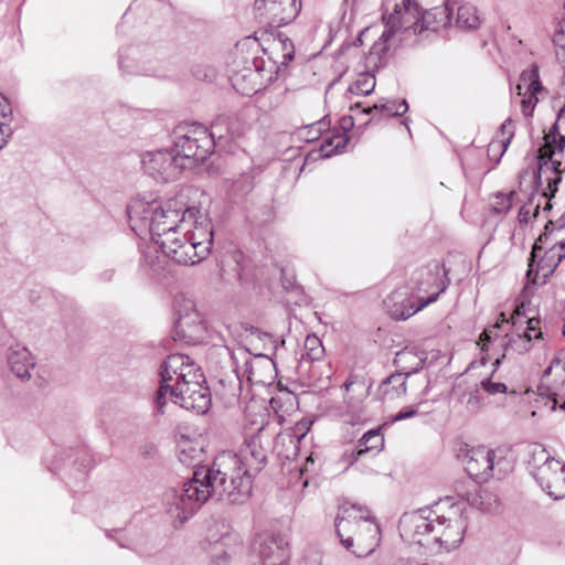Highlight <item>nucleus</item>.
<instances>
[{
  "mask_svg": "<svg viewBox=\"0 0 565 565\" xmlns=\"http://www.w3.org/2000/svg\"><path fill=\"white\" fill-rule=\"evenodd\" d=\"M423 354L424 353L419 354L415 349L409 348L398 351L394 358V365L397 370L396 372L403 374L405 377L418 372L426 361V358L423 356Z\"/></svg>",
  "mask_w": 565,
  "mask_h": 565,
  "instance_id": "a878e982",
  "label": "nucleus"
},
{
  "mask_svg": "<svg viewBox=\"0 0 565 565\" xmlns=\"http://www.w3.org/2000/svg\"><path fill=\"white\" fill-rule=\"evenodd\" d=\"M564 148L565 138L554 130H550L544 136V145L540 148L533 167L526 168L520 173V184L526 177H530L533 188L532 195L539 194L546 200L544 210L552 209L550 200L557 192V185L562 181V162L555 157L563 153Z\"/></svg>",
  "mask_w": 565,
  "mask_h": 565,
  "instance_id": "423d86ee",
  "label": "nucleus"
},
{
  "mask_svg": "<svg viewBox=\"0 0 565 565\" xmlns=\"http://www.w3.org/2000/svg\"><path fill=\"white\" fill-rule=\"evenodd\" d=\"M254 10L263 22L279 28L298 17L301 0H255Z\"/></svg>",
  "mask_w": 565,
  "mask_h": 565,
  "instance_id": "dca6fc26",
  "label": "nucleus"
},
{
  "mask_svg": "<svg viewBox=\"0 0 565 565\" xmlns=\"http://www.w3.org/2000/svg\"><path fill=\"white\" fill-rule=\"evenodd\" d=\"M542 337V332H539L537 334H535V338H541Z\"/></svg>",
  "mask_w": 565,
  "mask_h": 565,
  "instance_id": "052dcab7",
  "label": "nucleus"
},
{
  "mask_svg": "<svg viewBox=\"0 0 565 565\" xmlns=\"http://www.w3.org/2000/svg\"><path fill=\"white\" fill-rule=\"evenodd\" d=\"M307 428L298 424L295 428H287L277 434L274 443V451L277 456L287 460H294L299 454V443L306 436Z\"/></svg>",
  "mask_w": 565,
  "mask_h": 565,
  "instance_id": "412c9836",
  "label": "nucleus"
},
{
  "mask_svg": "<svg viewBox=\"0 0 565 565\" xmlns=\"http://www.w3.org/2000/svg\"><path fill=\"white\" fill-rule=\"evenodd\" d=\"M505 355L503 354L502 358H498L495 359L493 365H494V371L497 370V367L501 364L502 362V359L504 358Z\"/></svg>",
  "mask_w": 565,
  "mask_h": 565,
  "instance_id": "3c124183",
  "label": "nucleus"
},
{
  "mask_svg": "<svg viewBox=\"0 0 565 565\" xmlns=\"http://www.w3.org/2000/svg\"><path fill=\"white\" fill-rule=\"evenodd\" d=\"M531 333L524 332L523 334H518L509 339L505 343V350L512 349L519 353L527 352L531 348Z\"/></svg>",
  "mask_w": 565,
  "mask_h": 565,
  "instance_id": "473e14b6",
  "label": "nucleus"
},
{
  "mask_svg": "<svg viewBox=\"0 0 565 565\" xmlns=\"http://www.w3.org/2000/svg\"><path fill=\"white\" fill-rule=\"evenodd\" d=\"M422 12L416 0H403L401 4H395L394 12L383 14V21L386 28L393 31L404 29H414L418 33L420 26Z\"/></svg>",
  "mask_w": 565,
  "mask_h": 565,
  "instance_id": "a211bd4d",
  "label": "nucleus"
},
{
  "mask_svg": "<svg viewBox=\"0 0 565 565\" xmlns=\"http://www.w3.org/2000/svg\"><path fill=\"white\" fill-rule=\"evenodd\" d=\"M115 270L114 269H106L100 273L99 277L104 281H110L114 277Z\"/></svg>",
  "mask_w": 565,
  "mask_h": 565,
  "instance_id": "49530a36",
  "label": "nucleus"
},
{
  "mask_svg": "<svg viewBox=\"0 0 565 565\" xmlns=\"http://www.w3.org/2000/svg\"><path fill=\"white\" fill-rule=\"evenodd\" d=\"M408 110V104L406 99H402L399 102L396 100H386L374 104L372 107L365 108L363 111L365 114H371L373 111L381 113L387 117H396L402 116Z\"/></svg>",
  "mask_w": 565,
  "mask_h": 565,
  "instance_id": "c85d7f7f",
  "label": "nucleus"
},
{
  "mask_svg": "<svg viewBox=\"0 0 565 565\" xmlns=\"http://www.w3.org/2000/svg\"><path fill=\"white\" fill-rule=\"evenodd\" d=\"M333 145V139L332 138H328L323 141V143L321 145V150L322 151H326V154L327 156H331L332 153V150H327V146H332Z\"/></svg>",
  "mask_w": 565,
  "mask_h": 565,
  "instance_id": "de8ad7c7",
  "label": "nucleus"
},
{
  "mask_svg": "<svg viewBox=\"0 0 565 565\" xmlns=\"http://www.w3.org/2000/svg\"><path fill=\"white\" fill-rule=\"evenodd\" d=\"M270 436L265 438V428L243 444L238 452H220L211 467L193 472L179 489L164 493L168 511L182 524L191 518L210 498L241 503L252 492L253 478L267 463Z\"/></svg>",
  "mask_w": 565,
  "mask_h": 565,
  "instance_id": "f257e3e1",
  "label": "nucleus"
},
{
  "mask_svg": "<svg viewBox=\"0 0 565 565\" xmlns=\"http://www.w3.org/2000/svg\"><path fill=\"white\" fill-rule=\"evenodd\" d=\"M186 227L182 230L171 259L181 265H195L205 259L213 245V226L206 214L196 209Z\"/></svg>",
  "mask_w": 565,
  "mask_h": 565,
  "instance_id": "1a4fd4ad",
  "label": "nucleus"
},
{
  "mask_svg": "<svg viewBox=\"0 0 565 565\" xmlns=\"http://www.w3.org/2000/svg\"><path fill=\"white\" fill-rule=\"evenodd\" d=\"M526 324H527V328H526L525 332L530 333L531 331H535L537 329V326L540 324V320L535 319V318H529L526 320Z\"/></svg>",
  "mask_w": 565,
  "mask_h": 565,
  "instance_id": "a18cd8bd",
  "label": "nucleus"
},
{
  "mask_svg": "<svg viewBox=\"0 0 565 565\" xmlns=\"http://www.w3.org/2000/svg\"><path fill=\"white\" fill-rule=\"evenodd\" d=\"M253 565H289V548L282 537L257 534L250 546Z\"/></svg>",
  "mask_w": 565,
  "mask_h": 565,
  "instance_id": "2eb2a0df",
  "label": "nucleus"
},
{
  "mask_svg": "<svg viewBox=\"0 0 565 565\" xmlns=\"http://www.w3.org/2000/svg\"><path fill=\"white\" fill-rule=\"evenodd\" d=\"M175 334L188 344L202 343L207 338L206 323L198 311L186 312L177 320Z\"/></svg>",
  "mask_w": 565,
  "mask_h": 565,
  "instance_id": "6ab92c4d",
  "label": "nucleus"
},
{
  "mask_svg": "<svg viewBox=\"0 0 565 565\" xmlns=\"http://www.w3.org/2000/svg\"><path fill=\"white\" fill-rule=\"evenodd\" d=\"M305 349L310 360L316 361L322 356L323 348L321 341L316 335H308L305 340Z\"/></svg>",
  "mask_w": 565,
  "mask_h": 565,
  "instance_id": "c9c22d12",
  "label": "nucleus"
},
{
  "mask_svg": "<svg viewBox=\"0 0 565 565\" xmlns=\"http://www.w3.org/2000/svg\"><path fill=\"white\" fill-rule=\"evenodd\" d=\"M463 463L467 473L477 482H486L492 477L501 478L505 473L504 457L486 447L470 449L465 456Z\"/></svg>",
  "mask_w": 565,
  "mask_h": 565,
  "instance_id": "ddd939ff",
  "label": "nucleus"
},
{
  "mask_svg": "<svg viewBox=\"0 0 565 565\" xmlns=\"http://www.w3.org/2000/svg\"><path fill=\"white\" fill-rule=\"evenodd\" d=\"M456 24L460 29L475 30L480 25L477 9L470 4H463L457 9Z\"/></svg>",
  "mask_w": 565,
  "mask_h": 565,
  "instance_id": "c756f323",
  "label": "nucleus"
},
{
  "mask_svg": "<svg viewBox=\"0 0 565 565\" xmlns=\"http://www.w3.org/2000/svg\"><path fill=\"white\" fill-rule=\"evenodd\" d=\"M561 408L565 411V401L561 404Z\"/></svg>",
  "mask_w": 565,
  "mask_h": 565,
  "instance_id": "bf43d9fd",
  "label": "nucleus"
},
{
  "mask_svg": "<svg viewBox=\"0 0 565 565\" xmlns=\"http://www.w3.org/2000/svg\"><path fill=\"white\" fill-rule=\"evenodd\" d=\"M313 463H315V460H313L312 456L307 457V458H306V465H305V467H301V468H300V472H301V475H302L305 471H307V470L309 469V465H313Z\"/></svg>",
  "mask_w": 565,
  "mask_h": 565,
  "instance_id": "09e8293b",
  "label": "nucleus"
},
{
  "mask_svg": "<svg viewBox=\"0 0 565 565\" xmlns=\"http://www.w3.org/2000/svg\"><path fill=\"white\" fill-rule=\"evenodd\" d=\"M127 212L131 230L138 235L148 232L161 252L171 258L180 243L179 236L196 214V207H185L183 202L173 198L163 203L135 201Z\"/></svg>",
  "mask_w": 565,
  "mask_h": 565,
  "instance_id": "7ed1b4c3",
  "label": "nucleus"
},
{
  "mask_svg": "<svg viewBox=\"0 0 565 565\" xmlns=\"http://www.w3.org/2000/svg\"><path fill=\"white\" fill-rule=\"evenodd\" d=\"M161 384L154 403L163 414L169 397L174 404L198 414H204L211 405V395L201 369L185 354H171L161 365Z\"/></svg>",
  "mask_w": 565,
  "mask_h": 565,
  "instance_id": "f03ea898",
  "label": "nucleus"
},
{
  "mask_svg": "<svg viewBox=\"0 0 565 565\" xmlns=\"http://www.w3.org/2000/svg\"><path fill=\"white\" fill-rule=\"evenodd\" d=\"M375 88V77L371 73H361L349 86V92L354 95L366 96Z\"/></svg>",
  "mask_w": 565,
  "mask_h": 565,
  "instance_id": "2f4dec72",
  "label": "nucleus"
},
{
  "mask_svg": "<svg viewBox=\"0 0 565 565\" xmlns=\"http://www.w3.org/2000/svg\"><path fill=\"white\" fill-rule=\"evenodd\" d=\"M523 84L526 85V93H530V96L522 100V111L525 116H530L539 100L535 95L543 89L540 82L539 67L535 64L521 73L520 83L516 85L519 95L522 94Z\"/></svg>",
  "mask_w": 565,
  "mask_h": 565,
  "instance_id": "5701e85b",
  "label": "nucleus"
},
{
  "mask_svg": "<svg viewBox=\"0 0 565 565\" xmlns=\"http://www.w3.org/2000/svg\"><path fill=\"white\" fill-rule=\"evenodd\" d=\"M414 284L412 291L402 287L385 298L384 306L391 318L406 320L435 302L449 285L447 270L439 263H434L429 268L416 273Z\"/></svg>",
  "mask_w": 565,
  "mask_h": 565,
  "instance_id": "39448f33",
  "label": "nucleus"
},
{
  "mask_svg": "<svg viewBox=\"0 0 565 565\" xmlns=\"http://www.w3.org/2000/svg\"><path fill=\"white\" fill-rule=\"evenodd\" d=\"M172 148L180 157V161L188 169H192L213 152L215 141L212 140L206 127L193 124L186 129L179 128L174 132Z\"/></svg>",
  "mask_w": 565,
  "mask_h": 565,
  "instance_id": "9b49d317",
  "label": "nucleus"
},
{
  "mask_svg": "<svg viewBox=\"0 0 565 565\" xmlns=\"http://www.w3.org/2000/svg\"><path fill=\"white\" fill-rule=\"evenodd\" d=\"M337 143L334 146V149L335 150H339L341 147H344L345 143H347V139L342 138V137H337Z\"/></svg>",
  "mask_w": 565,
  "mask_h": 565,
  "instance_id": "8fccbe9b",
  "label": "nucleus"
},
{
  "mask_svg": "<svg viewBox=\"0 0 565 565\" xmlns=\"http://www.w3.org/2000/svg\"><path fill=\"white\" fill-rule=\"evenodd\" d=\"M540 207H541V204H540V202H539V203H536V205L533 207V216H536V215L539 214Z\"/></svg>",
  "mask_w": 565,
  "mask_h": 565,
  "instance_id": "603ef678",
  "label": "nucleus"
},
{
  "mask_svg": "<svg viewBox=\"0 0 565 565\" xmlns=\"http://www.w3.org/2000/svg\"><path fill=\"white\" fill-rule=\"evenodd\" d=\"M11 135V127L8 124L0 122V149L4 147Z\"/></svg>",
  "mask_w": 565,
  "mask_h": 565,
  "instance_id": "ea45409f",
  "label": "nucleus"
},
{
  "mask_svg": "<svg viewBox=\"0 0 565 565\" xmlns=\"http://www.w3.org/2000/svg\"><path fill=\"white\" fill-rule=\"evenodd\" d=\"M248 343L249 348L238 347L231 353L235 372L247 376L250 382L265 383L267 379L262 372H270L274 367L269 352L275 349V340L271 334L253 329Z\"/></svg>",
  "mask_w": 565,
  "mask_h": 565,
  "instance_id": "6e6552de",
  "label": "nucleus"
},
{
  "mask_svg": "<svg viewBox=\"0 0 565 565\" xmlns=\"http://www.w3.org/2000/svg\"><path fill=\"white\" fill-rule=\"evenodd\" d=\"M210 565H227V556L225 553L213 557L210 562Z\"/></svg>",
  "mask_w": 565,
  "mask_h": 565,
  "instance_id": "37998d69",
  "label": "nucleus"
},
{
  "mask_svg": "<svg viewBox=\"0 0 565 565\" xmlns=\"http://www.w3.org/2000/svg\"><path fill=\"white\" fill-rule=\"evenodd\" d=\"M267 56H256L252 61L253 70L246 68L247 74L243 77H250L253 81L252 90L257 92L265 84L271 83L280 71L281 66H286L295 54L294 44L289 39L273 40L269 49H264Z\"/></svg>",
  "mask_w": 565,
  "mask_h": 565,
  "instance_id": "9d476101",
  "label": "nucleus"
},
{
  "mask_svg": "<svg viewBox=\"0 0 565 565\" xmlns=\"http://www.w3.org/2000/svg\"><path fill=\"white\" fill-rule=\"evenodd\" d=\"M416 414H417V409H415L413 407L404 408V409L399 411L394 416V420L407 419V418H411V417L415 416Z\"/></svg>",
  "mask_w": 565,
  "mask_h": 565,
  "instance_id": "a19ab883",
  "label": "nucleus"
},
{
  "mask_svg": "<svg viewBox=\"0 0 565 565\" xmlns=\"http://www.w3.org/2000/svg\"><path fill=\"white\" fill-rule=\"evenodd\" d=\"M141 162L148 174L162 182L174 181L188 170L172 147L149 151L143 154Z\"/></svg>",
  "mask_w": 565,
  "mask_h": 565,
  "instance_id": "4468645a",
  "label": "nucleus"
},
{
  "mask_svg": "<svg viewBox=\"0 0 565 565\" xmlns=\"http://www.w3.org/2000/svg\"><path fill=\"white\" fill-rule=\"evenodd\" d=\"M395 31H393L391 28H387L380 39L372 45L370 54L376 55L379 58H382L388 51V41L393 38Z\"/></svg>",
  "mask_w": 565,
  "mask_h": 565,
  "instance_id": "f704fd0d",
  "label": "nucleus"
},
{
  "mask_svg": "<svg viewBox=\"0 0 565 565\" xmlns=\"http://www.w3.org/2000/svg\"><path fill=\"white\" fill-rule=\"evenodd\" d=\"M503 324H509V320L505 318L504 313H501V320L498 321L491 329H486L480 334L479 341L482 343L481 350H486L487 343H489L493 337L494 330L502 328Z\"/></svg>",
  "mask_w": 565,
  "mask_h": 565,
  "instance_id": "e433bc0d",
  "label": "nucleus"
},
{
  "mask_svg": "<svg viewBox=\"0 0 565 565\" xmlns=\"http://www.w3.org/2000/svg\"><path fill=\"white\" fill-rule=\"evenodd\" d=\"M383 443L384 438L377 429L369 430L361 437L351 456L353 460H358L366 452L374 451L376 454L382 449Z\"/></svg>",
  "mask_w": 565,
  "mask_h": 565,
  "instance_id": "cd10ccee",
  "label": "nucleus"
},
{
  "mask_svg": "<svg viewBox=\"0 0 565 565\" xmlns=\"http://www.w3.org/2000/svg\"><path fill=\"white\" fill-rule=\"evenodd\" d=\"M486 495H488V492L487 491H483V492H480L478 495L473 497V498H467L468 502L473 505V507H477V508H480V509H484L481 507L482 504V501L479 502V500H482Z\"/></svg>",
  "mask_w": 565,
  "mask_h": 565,
  "instance_id": "79ce46f5",
  "label": "nucleus"
},
{
  "mask_svg": "<svg viewBox=\"0 0 565 565\" xmlns=\"http://www.w3.org/2000/svg\"><path fill=\"white\" fill-rule=\"evenodd\" d=\"M480 386L489 394L494 395L498 393H507L508 387L504 383L492 382L490 377L484 379L480 382Z\"/></svg>",
  "mask_w": 565,
  "mask_h": 565,
  "instance_id": "4c0bfd02",
  "label": "nucleus"
},
{
  "mask_svg": "<svg viewBox=\"0 0 565 565\" xmlns=\"http://www.w3.org/2000/svg\"><path fill=\"white\" fill-rule=\"evenodd\" d=\"M406 379L398 372L386 377L379 387L382 398L392 401L404 395L406 393Z\"/></svg>",
  "mask_w": 565,
  "mask_h": 565,
  "instance_id": "bb28decb",
  "label": "nucleus"
},
{
  "mask_svg": "<svg viewBox=\"0 0 565 565\" xmlns=\"http://www.w3.org/2000/svg\"><path fill=\"white\" fill-rule=\"evenodd\" d=\"M8 363L11 371L21 380H29L31 377L30 370L35 365L29 350L19 345L10 348Z\"/></svg>",
  "mask_w": 565,
  "mask_h": 565,
  "instance_id": "393cba45",
  "label": "nucleus"
},
{
  "mask_svg": "<svg viewBox=\"0 0 565 565\" xmlns=\"http://www.w3.org/2000/svg\"><path fill=\"white\" fill-rule=\"evenodd\" d=\"M561 114L565 115V104H564V107L561 109Z\"/></svg>",
  "mask_w": 565,
  "mask_h": 565,
  "instance_id": "13d9d810",
  "label": "nucleus"
},
{
  "mask_svg": "<svg viewBox=\"0 0 565 565\" xmlns=\"http://www.w3.org/2000/svg\"><path fill=\"white\" fill-rule=\"evenodd\" d=\"M247 129L246 124L236 116H220L217 117L209 130L212 140L217 143H227L239 138Z\"/></svg>",
  "mask_w": 565,
  "mask_h": 565,
  "instance_id": "aec40b11",
  "label": "nucleus"
},
{
  "mask_svg": "<svg viewBox=\"0 0 565 565\" xmlns=\"http://www.w3.org/2000/svg\"><path fill=\"white\" fill-rule=\"evenodd\" d=\"M334 525L341 544L358 557L370 555L379 545L380 527L366 509L342 508Z\"/></svg>",
  "mask_w": 565,
  "mask_h": 565,
  "instance_id": "0eeeda50",
  "label": "nucleus"
},
{
  "mask_svg": "<svg viewBox=\"0 0 565 565\" xmlns=\"http://www.w3.org/2000/svg\"><path fill=\"white\" fill-rule=\"evenodd\" d=\"M482 406V398L479 394L478 387L469 393V397L467 399V407L470 412H478Z\"/></svg>",
  "mask_w": 565,
  "mask_h": 565,
  "instance_id": "58836bf2",
  "label": "nucleus"
},
{
  "mask_svg": "<svg viewBox=\"0 0 565 565\" xmlns=\"http://www.w3.org/2000/svg\"><path fill=\"white\" fill-rule=\"evenodd\" d=\"M512 195H513V192L510 193V195L507 198V200L509 201V204L507 206V210H509L511 207V200H512Z\"/></svg>",
  "mask_w": 565,
  "mask_h": 565,
  "instance_id": "864d4df0",
  "label": "nucleus"
},
{
  "mask_svg": "<svg viewBox=\"0 0 565 565\" xmlns=\"http://www.w3.org/2000/svg\"><path fill=\"white\" fill-rule=\"evenodd\" d=\"M542 247L539 246V242H535L532 248L529 269L526 277L533 284H539V276L541 275L545 282V279L555 270L557 265L565 258V239L555 243L548 250L545 252L544 256L541 257L536 267L534 268L535 259L540 256L539 252Z\"/></svg>",
  "mask_w": 565,
  "mask_h": 565,
  "instance_id": "f3484780",
  "label": "nucleus"
},
{
  "mask_svg": "<svg viewBox=\"0 0 565 565\" xmlns=\"http://www.w3.org/2000/svg\"><path fill=\"white\" fill-rule=\"evenodd\" d=\"M206 443L202 436L181 435L177 443V455L181 463L196 467L204 460Z\"/></svg>",
  "mask_w": 565,
  "mask_h": 565,
  "instance_id": "4be33fe9",
  "label": "nucleus"
},
{
  "mask_svg": "<svg viewBox=\"0 0 565 565\" xmlns=\"http://www.w3.org/2000/svg\"><path fill=\"white\" fill-rule=\"evenodd\" d=\"M531 210L527 207V205H523L519 212L520 222H527Z\"/></svg>",
  "mask_w": 565,
  "mask_h": 565,
  "instance_id": "c03bdc74",
  "label": "nucleus"
},
{
  "mask_svg": "<svg viewBox=\"0 0 565 565\" xmlns=\"http://www.w3.org/2000/svg\"><path fill=\"white\" fill-rule=\"evenodd\" d=\"M398 530L407 542L427 546L438 544L449 551L462 542L466 522L458 505L436 503L403 514Z\"/></svg>",
  "mask_w": 565,
  "mask_h": 565,
  "instance_id": "20e7f679",
  "label": "nucleus"
},
{
  "mask_svg": "<svg viewBox=\"0 0 565 565\" xmlns=\"http://www.w3.org/2000/svg\"><path fill=\"white\" fill-rule=\"evenodd\" d=\"M500 132L501 135L503 136V139L502 140H493L490 142L489 145V148H488V152L490 153L491 151H494V150H500L499 152V158H501L503 156V153L507 151L509 145H510V141L512 139V137L514 136V130H513V127H512V120L510 118H508L500 127Z\"/></svg>",
  "mask_w": 565,
  "mask_h": 565,
  "instance_id": "7c9ffc66",
  "label": "nucleus"
},
{
  "mask_svg": "<svg viewBox=\"0 0 565 565\" xmlns=\"http://www.w3.org/2000/svg\"><path fill=\"white\" fill-rule=\"evenodd\" d=\"M452 11L454 7L449 1H447L443 7L426 10L422 13L418 33H422L424 30L437 32L440 29L449 26L451 24Z\"/></svg>",
  "mask_w": 565,
  "mask_h": 565,
  "instance_id": "b1692460",
  "label": "nucleus"
},
{
  "mask_svg": "<svg viewBox=\"0 0 565 565\" xmlns=\"http://www.w3.org/2000/svg\"><path fill=\"white\" fill-rule=\"evenodd\" d=\"M550 225H552V226H553V222H551V221H550V222L546 224V226H545V230H546V231H548V230H550Z\"/></svg>",
  "mask_w": 565,
  "mask_h": 565,
  "instance_id": "4d7b16f0",
  "label": "nucleus"
},
{
  "mask_svg": "<svg viewBox=\"0 0 565 565\" xmlns=\"http://www.w3.org/2000/svg\"><path fill=\"white\" fill-rule=\"evenodd\" d=\"M351 384H352L351 382H345L344 386H345L347 391L350 388Z\"/></svg>",
  "mask_w": 565,
  "mask_h": 565,
  "instance_id": "6e6d98bb",
  "label": "nucleus"
},
{
  "mask_svg": "<svg viewBox=\"0 0 565 565\" xmlns=\"http://www.w3.org/2000/svg\"><path fill=\"white\" fill-rule=\"evenodd\" d=\"M532 459V475L542 490L554 500L565 498V465L542 447L534 448Z\"/></svg>",
  "mask_w": 565,
  "mask_h": 565,
  "instance_id": "f8f14e48",
  "label": "nucleus"
},
{
  "mask_svg": "<svg viewBox=\"0 0 565 565\" xmlns=\"http://www.w3.org/2000/svg\"><path fill=\"white\" fill-rule=\"evenodd\" d=\"M551 371H552L551 366L544 371V373L542 375L541 384L537 387V392H539L540 396L547 397L548 402L551 403V409L555 411L557 407V404H558L557 398H556V393L545 383V381L547 380V377L551 374Z\"/></svg>",
  "mask_w": 565,
  "mask_h": 565,
  "instance_id": "72a5a7b5",
  "label": "nucleus"
},
{
  "mask_svg": "<svg viewBox=\"0 0 565 565\" xmlns=\"http://www.w3.org/2000/svg\"><path fill=\"white\" fill-rule=\"evenodd\" d=\"M562 221H563V224H562V226H561V227H558V231H562V227H564V226H565V215L562 217Z\"/></svg>",
  "mask_w": 565,
  "mask_h": 565,
  "instance_id": "5fc2aeb1",
  "label": "nucleus"
}]
</instances>
